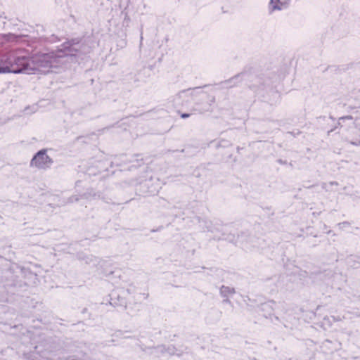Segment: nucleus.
<instances>
[{
    "label": "nucleus",
    "mask_w": 360,
    "mask_h": 360,
    "mask_svg": "<svg viewBox=\"0 0 360 360\" xmlns=\"http://www.w3.org/2000/svg\"><path fill=\"white\" fill-rule=\"evenodd\" d=\"M52 163L53 160L47 155L46 150L42 149L37 152L32 158L30 162V167H36L39 169H46L49 168Z\"/></svg>",
    "instance_id": "3"
},
{
    "label": "nucleus",
    "mask_w": 360,
    "mask_h": 360,
    "mask_svg": "<svg viewBox=\"0 0 360 360\" xmlns=\"http://www.w3.org/2000/svg\"><path fill=\"white\" fill-rule=\"evenodd\" d=\"M223 302H224V303H227V304H230V303H231V301H230V300H229V298H227V297H226V299H224Z\"/></svg>",
    "instance_id": "10"
},
{
    "label": "nucleus",
    "mask_w": 360,
    "mask_h": 360,
    "mask_svg": "<svg viewBox=\"0 0 360 360\" xmlns=\"http://www.w3.org/2000/svg\"><path fill=\"white\" fill-rule=\"evenodd\" d=\"M75 43L68 41L64 43L62 49L56 52L37 53L31 57H26L25 60V73L34 74L37 72L46 73L52 67H56L60 59L69 55H75L77 51L72 46Z\"/></svg>",
    "instance_id": "1"
},
{
    "label": "nucleus",
    "mask_w": 360,
    "mask_h": 360,
    "mask_svg": "<svg viewBox=\"0 0 360 360\" xmlns=\"http://www.w3.org/2000/svg\"><path fill=\"white\" fill-rule=\"evenodd\" d=\"M330 184H332V185H335V184L337 185L338 183L337 182H330Z\"/></svg>",
    "instance_id": "13"
},
{
    "label": "nucleus",
    "mask_w": 360,
    "mask_h": 360,
    "mask_svg": "<svg viewBox=\"0 0 360 360\" xmlns=\"http://www.w3.org/2000/svg\"><path fill=\"white\" fill-rule=\"evenodd\" d=\"M239 77H240V75H236V76H235L234 77L231 78V79H230V81H232V80H234V79H238V78H239Z\"/></svg>",
    "instance_id": "11"
},
{
    "label": "nucleus",
    "mask_w": 360,
    "mask_h": 360,
    "mask_svg": "<svg viewBox=\"0 0 360 360\" xmlns=\"http://www.w3.org/2000/svg\"><path fill=\"white\" fill-rule=\"evenodd\" d=\"M355 124H356V126H358V127H359V126H360V123L359 122V119H356V120H355Z\"/></svg>",
    "instance_id": "12"
},
{
    "label": "nucleus",
    "mask_w": 360,
    "mask_h": 360,
    "mask_svg": "<svg viewBox=\"0 0 360 360\" xmlns=\"http://www.w3.org/2000/svg\"><path fill=\"white\" fill-rule=\"evenodd\" d=\"M25 56H18L13 53L3 55L0 58V73H25Z\"/></svg>",
    "instance_id": "2"
},
{
    "label": "nucleus",
    "mask_w": 360,
    "mask_h": 360,
    "mask_svg": "<svg viewBox=\"0 0 360 360\" xmlns=\"http://www.w3.org/2000/svg\"><path fill=\"white\" fill-rule=\"evenodd\" d=\"M345 119L352 120V119H353V117H352V116H351V115L345 116V117H341L340 118V120H345Z\"/></svg>",
    "instance_id": "8"
},
{
    "label": "nucleus",
    "mask_w": 360,
    "mask_h": 360,
    "mask_svg": "<svg viewBox=\"0 0 360 360\" xmlns=\"http://www.w3.org/2000/svg\"><path fill=\"white\" fill-rule=\"evenodd\" d=\"M346 141H348L350 144L353 146H360V134L358 136H354V137H346L345 139Z\"/></svg>",
    "instance_id": "6"
},
{
    "label": "nucleus",
    "mask_w": 360,
    "mask_h": 360,
    "mask_svg": "<svg viewBox=\"0 0 360 360\" xmlns=\"http://www.w3.org/2000/svg\"><path fill=\"white\" fill-rule=\"evenodd\" d=\"M4 36L6 40L8 41H18L19 39L22 37V35H16L11 33L4 34Z\"/></svg>",
    "instance_id": "7"
},
{
    "label": "nucleus",
    "mask_w": 360,
    "mask_h": 360,
    "mask_svg": "<svg viewBox=\"0 0 360 360\" xmlns=\"http://www.w3.org/2000/svg\"><path fill=\"white\" fill-rule=\"evenodd\" d=\"M290 0H270L269 10L271 12L275 10H282L286 7Z\"/></svg>",
    "instance_id": "4"
},
{
    "label": "nucleus",
    "mask_w": 360,
    "mask_h": 360,
    "mask_svg": "<svg viewBox=\"0 0 360 360\" xmlns=\"http://www.w3.org/2000/svg\"><path fill=\"white\" fill-rule=\"evenodd\" d=\"M189 116H190V115H189V114H187V113H184V114H182V115H181V117H182V118H187V117H188Z\"/></svg>",
    "instance_id": "9"
},
{
    "label": "nucleus",
    "mask_w": 360,
    "mask_h": 360,
    "mask_svg": "<svg viewBox=\"0 0 360 360\" xmlns=\"http://www.w3.org/2000/svg\"><path fill=\"white\" fill-rule=\"evenodd\" d=\"M220 293L223 297H227L229 295L235 293V290L233 288L222 285L220 288Z\"/></svg>",
    "instance_id": "5"
}]
</instances>
